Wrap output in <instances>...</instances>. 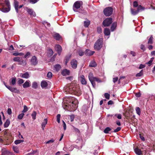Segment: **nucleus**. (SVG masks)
Wrapping results in <instances>:
<instances>
[{"mask_svg": "<svg viewBox=\"0 0 155 155\" xmlns=\"http://www.w3.org/2000/svg\"><path fill=\"white\" fill-rule=\"evenodd\" d=\"M64 89L66 94H73L78 96L81 94L79 86L77 85H74L73 86H72L70 87L66 86L64 87Z\"/></svg>", "mask_w": 155, "mask_h": 155, "instance_id": "1", "label": "nucleus"}, {"mask_svg": "<svg viewBox=\"0 0 155 155\" xmlns=\"http://www.w3.org/2000/svg\"><path fill=\"white\" fill-rule=\"evenodd\" d=\"M0 5L2 8L0 10L4 12H8L10 10V5L8 0H0Z\"/></svg>", "mask_w": 155, "mask_h": 155, "instance_id": "2", "label": "nucleus"}, {"mask_svg": "<svg viewBox=\"0 0 155 155\" xmlns=\"http://www.w3.org/2000/svg\"><path fill=\"white\" fill-rule=\"evenodd\" d=\"M71 101L72 102H70L68 106H70V108L72 110H76L78 107V101L74 97L71 98Z\"/></svg>", "mask_w": 155, "mask_h": 155, "instance_id": "3", "label": "nucleus"}, {"mask_svg": "<svg viewBox=\"0 0 155 155\" xmlns=\"http://www.w3.org/2000/svg\"><path fill=\"white\" fill-rule=\"evenodd\" d=\"M103 39L100 38L97 41L94 45V48L95 49L99 50L102 47L103 44Z\"/></svg>", "mask_w": 155, "mask_h": 155, "instance_id": "4", "label": "nucleus"}, {"mask_svg": "<svg viewBox=\"0 0 155 155\" xmlns=\"http://www.w3.org/2000/svg\"><path fill=\"white\" fill-rule=\"evenodd\" d=\"M112 12L113 9L110 7H107L104 10V13L107 16L110 15L112 14Z\"/></svg>", "mask_w": 155, "mask_h": 155, "instance_id": "5", "label": "nucleus"}, {"mask_svg": "<svg viewBox=\"0 0 155 155\" xmlns=\"http://www.w3.org/2000/svg\"><path fill=\"white\" fill-rule=\"evenodd\" d=\"M112 22V18H109L104 20L103 21V24L104 26H108L111 24Z\"/></svg>", "mask_w": 155, "mask_h": 155, "instance_id": "6", "label": "nucleus"}, {"mask_svg": "<svg viewBox=\"0 0 155 155\" xmlns=\"http://www.w3.org/2000/svg\"><path fill=\"white\" fill-rule=\"evenodd\" d=\"M94 78L95 77H93V75L92 73L90 72L89 73L88 75L89 79L94 87L96 85L95 82H94Z\"/></svg>", "mask_w": 155, "mask_h": 155, "instance_id": "7", "label": "nucleus"}, {"mask_svg": "<svg viewBox=\"0 0 155 155\" xmlns=\"http://www.w3.org/2000/svg\"><path fill=\"white\" fill-rule=\"evenodd\" d=\"M30 61L31 64L34 66L36 65L38 63L37 58L35 56H33Z\"/></svg>", "mask_w": 155, "mask_h": 155, "instance_id": "8", "label": "nucleus"}, {"mask_svg": "<svg viewBox=\"0 0 155 155\" xmlns=\"http://www.w3.org/2000/svg\"><path fill=\"white\" fill-rule=\"evenodd\" d=\"M82 2H80V1H77L74 4L73 6V10L74 12H76L77 11L75 9H78L80 8L81 5V3Z\"/></svg>", "mask_w": 155, "mask_h": 155, "instance_id": "9", "label": "nucleus"}, {"mask_svg": "<svg viewBox=\"0 0 155 155\" xmlns=\"http://www.w3.org/2000/svg\"><path fill=\"white\" fill-rule=\"evenodd\" d=\"M26 11L31 16H36V14L32 9L27 8H26Z\"/></svg>", "mask_w": 155, "mask_h": 155, "instance_id": "10", "label": "nucleus"}, {"mask_svg": "<svg viewBox=\"0 0 155 155\" xmlns=\"http://www.w3.org/2000/svg\"><path fill=\"white\" fill-rule=\"evenodd\" d=\"M77 61L76 60L73 59L72 60L71 62L72 68L74 69L76 68L77 65Z\"/></svg>", "mask_w": 155, "mask_h": 155, "instance_id": "11", "label": "nucleus"}, {"mask_svg": "<svg viewBox=\"0 0 155 155\" xmlns=\"http://www.w3.org/2000/svg\"><path fill=\"white\" fill-rule=\"evenodd\" d=\"M79 78L82 84H87V81L83 75H81Z\"/></svg>", "mask_w": 155, "mask_h": 155, "instance_id": "12", "label": "nucleus"}, {"mask_svg": "<svg viewBox=\"0 0 155 155\" xmlns=\"http://www.w3.org/2000/svg\"><path fill=\"white\" fill-rule=\"evenodd\" d=\"M136 153L138 155H141L144 154L143 149L142 151L138 148H136L134 150Z\"/></svg>", "mask_w": 155, "mask_h": 155, "instance_id": "13", "label": "nucleus"}, {"mask_svg": "<svg viewBox=\"0 0 155 155\" xmlns=\"http://www.w3.org/2000/svg\"><path fill=\"white\" fill-rule=\"evenodd\" d=\"M140 7L141 8H142L141 5H140L138 7L137 10L135 11L133 8H131L130 10L131 14L133 15H135L137 14L139 12V8Z\"/></svg>", "mask_w": 155, "mask_h": 155, "instance_id": "14", "label": "nucleus"}, {"mask_svg": "<svg viewBox=\"0 0 155 155\" xmlns=\"http://www.w3.org/2000/svg\"><path fill=\"white\" fill-rule=\"evenodd\" d=\"M55 49L57 51L59 55H60L62 51V48L61 46L58 45H56L55 46Z\"/></svg>", "mask_w": 155, "mask_h": 155, "instance_id": "15", "label": "nucleus"}, {"mask_svg": "<svg viewBox=\"0 0 155 155\" xmlns=\"http://www.w3.org/2000/svg\"><path fill=\"white\" fill-rule=\"evenodd\" d=\"M94 53V51H91L89 49H87L85 51L84 54L86 56H90L93 55Z\"/></svg>", "mask_w": 155, "mask_h": 155, "instance_id": "16", "label": "nucleus"}, {"mask_svg": "<svg viewBox=\"0 0 155 155\" xmlns=\"http://www.w3.org/2000/svg\"><path fill=\"white\" fill-rule=\"evenodd\" d=\"M20 76L23 78L27 79L29 77V74L28 72H27L25 73L21 74Z\"/></svg>", "mask_w": 155, "mask_h": 155, "instance_id": "17", "label": "nucleus"}, {"mask_svg": "<svg viewBox=\"0 0 155 155\" xmlns=\"http://www.w3.org/2000/svg\"><path fill=\"white\" fill-rule=\"evenodd\" d=\"M19 3L18 1L16 0H14V6L15 8V10H16V12L17 13H18V5Z\"/></svg>", "mask_w": 155, "mask_h": 155, "instance_id": "18", "label": "nucleus"}, {"mask_svg": "<svg viewBox=\"0 0 155 155\" xmlns=\"http://www.w3.org/2000/svg\"><path fill=\"white\" fill-rule=\"evenodd\" d=\"M30 82L29 80H27L23 84V87L25 88L30 87Z\"/></svg>", "mask_w": 155, "mask_h": 155, "instance_id": "19", "label": "nucleus"}, {"mask_svg": "<svg viewBox=\"0 0 155 155\" xmlns=\"http://www.w3.org/2000/svg\"><path fill=\"white\" fill-rule=\"evenodd\" d=\"M70 74V71L69 70L66 69L63 70L61 72V74L63 76H66L69 75Z\"/></svg>", "mask_w": 155, "mask_h": 155, "instance_id": "20", "label": "nucleus"}, {"mask_svg": "<svg viewBox=\"0 0 155 155\" xmlns=\"http://www.w3.org/2000/svg\"><path fill=\"white\" fill-rule=\"evenodd\" d=\"M48 83L45 81H43L41 83V86L42 88L46 87Z\"/></svg>", "mask_w": 155, "mask_h": 155, "instance_id": "21", "label": "nucleus"}, {"mask_svg": "<svg viewBox=\"0 0 155 155\" xmlns=\"http://www.w3.org/2000/svg\"><path fill=\"white\" fill-rule=\"evenodd\" d=\"M104 33L105 35H109L110 34V30L107 28H106L104 29Z\"/></svg>", "mask_w": 155, "mask_h": 155, "instance_id": "22", "label": "nucleus"}, {"mask_svg": "<svg viewBox=\"0 0 155 155\" xmlns=\"http://www.w3.org/2000/svg\"><path fill=\"white\" fill-rule=\"evenodd\" d=\"M117 25V23L116 22H114L111 25V31H113L116 28Z\"/></svg>", "mask_w": 155, "mask_h": 155, "instance_id": "23", "label": "nucleus"}, {"mask_svg": "<svg viewBox=\"0 0 155 155\" xmlns=\"http://www.w3.org/2000/svg\"><path fill=\"white\" fill-rule=\"evenodd\" d=\"M48 122V120L47 119H45L44 120V122L42 123L41 126L42 128V130H44V128L45 127V125L47 124Z\"/></svg>", "mask_w": 155, "mask_h": 155, "instance_id": "24", "label": "nucleus"}, {"mask_svg": "<svg viewBox=\"0 0 155 155\" xmlns=\"http://www.w3.org/2000/svg\"><path fill=\"white\" fill-rule=\"evenodd\" d=\"M54 38L56 40H59L61 38V36L58 33H55L53 35Z\"/></svg>", "mask_w": 155, "mask_h": 155, "instance_id": "25", "label": "nucleus"}, {"mask_svg": "<svg viewBox=\"0 0 155 155\" xmlns=\"http://www.w3.org/2000/svg\"><path fill=\"white\" fill-rule=\"evenodd\" d=\"M10 124V120L8 119H7L6 120L5 123L4 124V127L5 128L7 127Z\"/></svg>", "mask_w": 155, "mask_h": 155, "instance_id": "26", "label": "nucleus"}, {"mask_svg": "<svg viewBox=\"0 0 155 155\" xmlns=\"http://www.w3.org/2000/svg\"><path fill=\"white\" fill-rule=\"evenodd\" d=\"M90 21L88 20H87L86 21H84V26L85 27H87L90 25Z\"/></svg>", "mask_w": 155, "mask_h": 155, "instance_id": "27", "label": "nucleus"}, {"mask_svg": "<svg viewBox=\"0 0 155 155\" xmlns=\"http://www.w3.org/2000/svg\"><path fill=\"white\" fill-rule=\"evenodd\" d=\"M96 65L97 64L96 62L94 61H92L90 63L89 66L94 67L96 66Z\"/></svg>", "mask_w": 155, "mask_h": 155, "instance_id": "28", "label": "nucleus"}, {"mask_svg": "<svg viewBox=\"0 0 155 155\" xmlns=\"http://www.w3.org/2000/svg\"><path fill=\"white\" fill-rule=\"evenodd\" d=\"M11 91L12 92H14L16 93H18L19 92V91L15 87H12Z\"/></svg>", "mask_w": 155, "mask_h": 155, "instance_id": "29", "label": "nucleus"}, {"mask_svg": "<svg viewBox=\"0 0 155 155\" xmlns=\"http://www.w3.org/2000/svg\"><path fill=\"white\" fill-rule=\"evenodd\" d=\"M61 68V65L59 64H56L54 66V69L57 71H58Z\"/></svg>", "mask_w": 155, "mask_h": 155, "instance_id": "30", "label": "nucleus"}, {"mask_svg": "<svg viewBox=\"0 0 155 155\" xmlns=\"http://www.w3.org/2000/svg\"><path fill=\"white\" fill-rule=\"evenodd\" d=\"M38 87V85L37 83L36 82H34L32 85V87L34 89H36Z\"/></svg>", "mask_w": 155, "mask_h": 155, "instance_id": "31", "label": "nucleus"}, {"mask_svg": "<svg viewBox=\"0 0 155 155\" xmlns=\"http://www.w3.org/2000/svg\"><path fill=\"white\" fill-rule=\"evenodd\" d=\"M37 114V113L35 111H33L31 114L32 119L35 120L36 119V117Z\"/></svg>", "mask_w": 155, "mask_h": 155, "instance_id": "32", "label": "nucleus"}, {"mask_svg": "<svg viewBox=\"0 0 155 155\" xmlns=\"http://www.w3.org/2000/svg\"><path fill=\"white\" fill-rule=\"evenodd\" d=\"M135 110L137 114L139 116H140L141 114V111L140 108L139 107H136V108Z\"/></svg>", "mask_w": 155, "mask_h": 155, "instance_id": "33", "label": "nucleus"}, {"mask_svg": "<svg viewBox=\"0 0 155 155\" xmlns=\"http://www.w3.org/2000/svg\"><path fill=\"white\" fill-rule=\"evenodd\" d=\"M16 78L15 77L12 78H11V84L14 85L16 83Z\"/></svg>", "mask_w": 155, "mask_h": 155, "instance_id": "34", "label": "nucleus"}, {"mask_svg": "<svg viewBox=\"0 0 155 155\" xmlns=\"http://www.w3.org/2000/svg\"><path fill=\"white\" fill-rule=\"evenodd\" d=\"M9 152L5 149H3L2 150V155H7L8 153Z\"/></svg>", "mask_w": 155, "mask_h": 155, "instance_id": "35", "label": "nucleus"}, {"mask_svg": "<svg viewBox=\"0 0 155 155\" xmlns=\"http://www.w3.org/2000/svg\"><path fill=\"white\" fill-rule=\"evenodd\" d=\"M111 130V129L109 127L106 128L104 130V132L105 134L108 133L109 131Z\"/></svg>", "mask_w": 155, "mask_h": 155, "instance_id": "36", "label": "nucleus"}, {"mask_svg": "<svg viewBox=\"0 0 155 155\" xmlns=\"http://www.w3.org/2000/svg\"><path fill=\"white\" fill-rule=\"evenodd\" d=\"M143 70H142L139 73H138L136 74V77H140L143 75Z\"/></svg>", "mask_w": 155, "mask_h": 155, "instance_id": "37", "label": "nucleus"}, {"mask_svg": "<svg viewBox=\"0 0 155 155\" xmlns=\"http://www.w3.org/2000/svg\"><path fill=\"white\" fill-rule=\"evenodd\" d=\"M78 52L80 56H82L84 54V51L81 50H78Z\"/></svg>", "mask_w": 155, "mask_h": 155, "instance_id": "38", "label": "nucleus"}, {"mask_svg": "<svg viewBox=\"0 0 155 155\" xmlns=\"http://www.w3.org/2000/svg\"><path fill=\"white\" fill-rule=\"evenodd\" d=\"M24 141L23 140H18L15 141V143L16 144H17L21 143L23 142Z\"/></svg>", "mask_w": 155, "mask_h": 155, "instance_id": "39", "label": "nucleus"}, {"mask_svg": "<svg viewBox=\"0 0 155 155\" xmlns=\"http://www.w3.org/2000/svg\"><path fill=\"white\" fill-rule=\"evenodd\" d=\"M153 37L152 35H151L148 41V44H151L153 43Z\"/></svg>", "mask_w": 155, "mask_h": 155, "instance_id": "40", "label": "nucleus"}, {"mask_svg": "<svg viewBox=\"0 0 155 155\" xmlns=\"http://www.w3.org/2000/svg\"><path fill=\"white\" fill-rule=\"evenodd\" d=\"M72 126L73 127V130H74V131L75 132L78 133H80V131L78 129L76 128L73 125H72Z\"/></svg>", "mask_w": 155, "mask_h": 155, "instance_id": "41", "label": "nucleus"}, {"mask_svg": "<svg viewBox=\"0 0 155 155\" xmlns=\"http://www.w3.org/2000/svg\"><path fill=\"white\" fill-rule=\"evenodd\" d=\"M24 82V80L23 79L21 78L18 79V83L19 85L23 84Z\"/></svg>", "mask_w": 155, "mask_h": 155, "instance_id": "42", "label": "nucleus"}, {"mask_svg": "<svg viewBox=\"0 0 155 155\" xmlns=\"http://www.w3.org/2000/svg\"><path fill=\"white\" fill-rule=\"evenodd\" d=\"M13 150L16 153H18L19 152V150L18 148L16 147H13Z\"/></svg>", "mask_w": 155, "mask_h": 155, "instance_id": "43", "label": "nucleus"}, {"mask_svg": "<svg viewBox=\"0 0 155 155\" xmlns=\"http://www.w3.org/2000/svg\"><path fill=\"white\" fill-rule=\"evenodd\" d=\"M13 60L15 61L19 62L20 61V58L19 57H15L14 58Z\"/></svg>", "mask_w": 155, "mask_h": 155, "instance_id": "44", "label": "nucleus"}, {"mask_svg": "<svg viewBox=\"0 0 155 155\" xmlns=\"http://www.w3.org/2000/svg\"><path fill=\"white\" fill-rule=\"evenodd\" d=\"M19 64L22 65L23 66H25L26 64V62L25 61L23 60L22 61H21L20 60V61L19 62Z\"/></svg>", "mask_w": 155, "mask_h": 155, "instance_id": "45", "label": "nucleus"}, {"mask_svg": "<svg viewBox=\"0 0 155 155\" xmlns=\"http://www.w3.org/2000/svg\"><path fill=\"white\" fill-rule=\"evenodd\" d=\"M52 73L51 72H49L47 74V77L49 78H51L52 77Z\"/></svg>", "mask_w": 155, "mask_h": 155, "instance_id": "46", "label": "nucleus"}, {"mask_svg": "<svg viewBox=\"0 0 155 155\" xmlns=\"http://www.w3.org/2000/svg\"><path fill=\"white\" fill-rule=\"evenodd\" d=\"M24 115V114L23 113H21L18 115V118L19 119L21 120L22 118Z\"/></svg>", "mask_w": 155, "mask_h": 155, "instance_id": "47", "label": "nucleus"}, {"mask_svg": "<svg viewBox=\"0 0 155 155\" xmlns=\"http://www.w3.org/2000/svg\"><path fill=\"white\" fill-rule=\"evenodd\" d=\"M61 117V115L60 114H58L57 116V121L58 123L60 122V118Z\"/></svg>", "mask_w": 155, "mask_h": 155, "instance_id": "48", "label": "nucleus"}, {"mask_svg": "<svg viewBox=\"0 0 155 155\" xmlns=\"http://www.w3.org/2000/svg\"><path fill=\"white\" fill-rule=\"evenodd\" d=\"M28 107L26 105H24V109L22 111L23 113H25L28 111Z\"/></svg>", "mask_w": 155, "mask_h": 155, "instance_id": "49", "label": "nucleus"}, {"mask_svg": "<svg viewBox=\"0 0 155 155\" xmlns=\"http://www.w3.org/2000/svg\"><path fill=\"white\" fill-rule=\"evenodd\" d=\"M31 55V53L29 52H27L25 55L24 58H29V56Z\"/></svg>", "mask_w": 155, "mask_h": 155, "instance_id": "50", "label": "nucleus"}, {"mask_svg": "<svg viewBox=\"0 0 155 155\" xmlns=\"http://www.w3.org/2000/svg\"><path fill=\"white\" fill-rule=\"evenodd\" d=\"M104 96L106 98L109 100L110 98V94L107 93H105L104 94Z\"/></svg>", "mask_w": 155, "mask_h": 155, "instance_id": "51", "label": "nucleus"}, {"mask_svg": "<svg viewBox=\"0 0 155 155\" xmlns=\"http://www.w3.org/2000/svg\"><path fill=\"white\" fill-rule=\"evenodd\" d=\"M13 55L15 56H17V55H22L24 54L23 53H18L16 52L14 53L13 54Z\"/></svg>", "mask_w": 155, "mask_h": 155, "instance_id": "52", "label": "nucleus"}, {"mask_svg": "<svg viewBox=\"0 0 155 155\" xmlns=\"http://www.w3.org/2000/svg\"><path fill=\"white\" fill-rule=\"evenodd\" d=\"M70 120L71 122H72L74 120V115L72 114L70 116Z\"/></svg>", "mask_w": 155, "mask_h": 155, "instance_id": "53", "label": "nucleus"}, {"mask_svg": "<svg viewBox=\"0 0 155 155\" xmlns=\"http://www.w3.org/2000/svg\"><path fill=\"white\" fill-rule=\"evenodd\" d=\"M143 151L144 154H142V155H150V153L146 151V149H144Z\"/></svg>", "mask_w": 155, "mask_h": 155, "instance_id": "54", "label": "nucleus"}, {"mask_svg": "<svg viewBox=\"0 0 155 155\" xmlns=\"http://www.w3.org/2000/svg\"><path fill=\"white\" fill-rule=\"evenodd\" d=\"M121 129V128L120 127H118L116 129H115L114 132H117L120 131Z\"/></svg>", "mask_w": 155, "mask_h": 155, "instance_id": "55", "label": "nucleus"}, {"mask_svg": "<svg viewBox=\"0 0 155 155\" xmlns=\"http://www.w3.org/2000/svg\"><path fill=\"white\" fill-rule=\"evenodd\" d=\"M63 125V128L64 130H65L66 129V126L65 122L64 121H62Z\"/></svg>", "mask_w": 155, "mask_h": 155, "instance_id": "56", "label": "nucleus"}, {"mask_svg": "<svg viewBox=\"0 0 155 155\" xmlns=\"http://www.w3.org/2000/svg\"><path fill=\"white\" fill-rule=\"evenodd\" d=\"M133 5L134 7H137L138 6V4L137 2L136 1H134L133 3Z\"/></svg>", "mask_w": 155, "mask_h": 155, "instance_id": "57", "label": "nucleus"}, {"mask_svg": "<svg viewBox=\"0 0 155 155\" xmlns=\"http://www.w3.org/2000/svg\"><path fill=\"white\" fill-rule=\"evenodd\" d=\"M97 31L99 33H100L101 32L102 29L100 27H99L97 28Z\"/></svg>", "mask_w": 155, "mask_h": 155, "instance_id": "58", "label": "nucleus"}, {"mask_svg": "<svg viewBox=\"0 0 155 155\" xmlns=\"http://www.w3.org/2000/svg\"><path fill=\"white\" fill-rule=\"evenodd\" d=\"M49 53L50 54V56H51L53 54V51L51 49H49Z\"/></svg>", "mask_w": 155, "mask_h": 155, "instance_id": "59", "label": "nucleus"}, {"mask_svg": "<svg viewBox=\"0 0 155 155\" xmlns=\"http://www.w3.org/2000/svg\"><path fill=\"white\" fill-rule=\"evenodd\" d=\"M118 80V78L117 77H115L113 78V82L114 83L116 82Z\"/></svg>", "mask_w": 155, "mask_h": 155, "instance_id": "60", "label": "nucleus"}, {"mask_svg": "<svg viewBox=\"0 0 155 155\" xmlns=\"http://www.w3.org/2000/svg\"><path fill=\"white\" fill-rule=\"evenodd\" d=\"M7 113L9 115H10L12 114V110L10 108H9L8 109Z\"/></svg>", "mask_w": 155, "mask_h": 155, "instance_id": "61", "label": "nucleus"}, {"mask_svg": "<svg viewBox=\"0 0 155 155\" xmlns=\"http://www.w3.org/2000/svg\"><path fill=\"white\" fill-rule=\"evenodd\" d=\"M39 0H30V2L32 4L36 3Z\"/></svg>", "mask_w": 155, "mask_h": 155, "instance_id": "62", "label": "nucleus"}, {"mask_svg": "<svg viewBox=\"0 0 155 155\" xmlns=\"http://www.w3.org/2000/svg\"><path fill=\"white\" fill-rule=\"evenodd\" d=\"M145 67V65L141 64L140 65L139 68L140 69H141L144 68Z\"/></svg>", "mask_w": 155, "mask_h": 155, "instance_id": "63", "label": "nucleus"}, {"mask_svg": "<svg viewBox=\"0 0 155 155\" xmlns=\"http://www.w3.org/2000/svg\"><path fill=\"white\" fill-rule=\"evenodd\" d=\"M95 81H96L99 82H101V81L99 79H98V78H97L96 77H95L94 79V82Z\"/></svg>", "mask_w": 155, "mask_h": 155, "instance_id": "64", "label": "nucleus"}]
</instances>
